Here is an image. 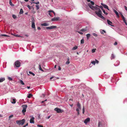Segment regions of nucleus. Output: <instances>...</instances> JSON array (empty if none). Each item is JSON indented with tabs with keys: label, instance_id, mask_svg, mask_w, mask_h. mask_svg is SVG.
<instances>
[{
	"label": "nucleus",
	"instance_id": "nucleus-1",
	"mask_svg": "<svg viewBox=\"0 0 127 127\" xmlns=\"http://www.w3.org/2000/svg\"><path fill=\"white\" fill-rule=\"evenodd\" d=\"M88 5L92 9L94 10H95V13L99 17L103 20L105 19L104 17L102 15V12L99 8L96 6H92L90 3H89Z\"/></svg>",
	"mask_w": 127,
	"mask_h": 127
},
{
	"label": "nucleus",
	"instance_id": "nucleus-2",
	"mask_svg": "<svg viewBox=\"0 0 127 127\" xmlns=\"http://www.w3.org/2000/svg\"><path fill=\"white\" fill-rule=\"evenodd\" d=\"M25 121V119H23L21 120H17L16 122L17 124L19 125H23L24 124Z\"/></svg>",
	"mask_w": 127,
	"mask_h": 127
},
{
	"label": "nucleus",
	"instance_id": "nucleus-3",
	"mask_svg": "<svg viewBox=\"0 0 127 127\" xmlns=\"http://www.w3.org/2000/svg\"><path fill=\"white\" fill-rule=\"evenodd\" d=\"M22 107L23 108L22 111V112L23 113H24L26 111V109L27 108V105L24 104L22 105Z\"/></svg>",
	"mask_w": 127,
	"mask_h": 127
},
{
	"label": "nucleus",
	"instance_id": "nucleus-4",
	"mask_svg": "<svg viewBox=\"0 0 127 127\" xmlns=\"http://www.w3.org/2000/svg\"><path fill=\"white\" fill-rule=\"evenodd\" d=\"M54 110L56 111L57 113H62L63 111V110L61 109L58 108H55Z\"/></svg>",
	"mask_w": 127,
	"mask_h": 127
},
{
	"label": "nucleus",
	"instance_id": "nucleus-5",
	"mask_svg": "<svg viewBox=\"0 0 127 127\" xmlns=\"http://www.w3.org/2000/svg\"><path fill=\"white\" fill-rule=\"evenodd\" d=\"M15 65L16 67H19L20 66V62L18 61H16L15 63Z\"/></svg>",
	"mask_w": 127,
	"mask_h": 127
},
{
	"label": "nucleus",
	"instance_id": "nucleus-6",
	"mask_svg": "<svg viewBox=\"0 0 127 127\" xmlns=\"http://www.w3.org/2000/svg\"><path fill=\"white\" fill-rule=\"evenodd\" d=\"M57 28L56 26H52L50 27H46L45 28V29H44V30H45L46 29H47V30H48V29L50 30V29H54V28Z\"/></svg>",
	"mask_w": 127,
	"mask_h": 127
},
{
	"label": "nucleus",
	"instance_id": "nucleus-7",
	"mask_svg": "<svg viewBox=\"0 0 127 127\" xmlns=\"http://www.w3.org/2000/svg\"><path fill=\"white\" fill-rule=\"evenodd\" d=\"M90 119L89 117L87 118L84 121V123H85L86 125H87V123H89L90 121Z\"/></svg>",
	"mask_w": 127,
	"mask_h": 127
},
{
	"label": "nucleus",
	"instance_id": "nucleus-8",
	"mask_svg": "<svg viewBox=\"0 0 127 127\" xmlns=\"http://www.w3.org/2000/svg\"><path fill=\"white\" fill-rule=\"evenodd\" d=\"M60 18V17H59L56 18L55 17L52 18L51 19V21H56L59 20Z\"/></svg>",
	"mask_w": 127,
	"mask_h": 127
},
{
	"label": "nucleus",
	"instance_id": "nucleus-9",
	"mask_svg": "<svg viewBox=\"0 0 127 127\" xmlns=\"http://www.w3.org/2000/svg\"><path fill=\"white\" fill-rule=\"evenodd\" d=\"M32 117V116H31ZM34 118L32 116V117L31 118L30 120V123H31L34 124Z\"/></svg>",
	"mask_w": 127,
	"mask_h": 127
},
{
	"label": "nucleus",
	"instance_id": "nucleus-10",
	"mask_svg": "<svg viewBox=\"0 0 127 127\" xmlns=\"http://www.w3.org/2000/svg\"><path fill=\"white\" fill-rule=\"evenodd\" d=\"M101 4L104 7L105 9H107L108 10H109V9L108 6L106 5L101 3Z\"/></svg>",
	"mask_w": 127,
	"mask_h": 127
},
{
	"label": "nucleus",
	"instance_id": "nucleus-11",
	"mask_svg": "<svg viewBox=\"0 0 127 127\" xmlns=\"http://www.w3.org/2000/svg\"><path fill=\"white\" fill-rule=\"evenodd\" d=\"M34 20V19H33V21L32 20V28L34 29L35 30V27Z\"/></svg>",
	"mask_w": 127,
	"mask_h": 127
},
{
	"label": "nucleus",
	"instance_id": "nucleus-12",
	"mask_svg": "<svg viewBox=\"0 0 127 127\" xmlns=\"http://www.w3.org/2000/svg\"><path fill=\"white\" fill-rule=\"evenodd\" d=\"M11 102L12 104H15L16 102V99L15 98H12L11 99Z\"/></svg>",
	"mask_w": 127,
	"mask_h": 127
},
{
	"label": "nucleus",
	"instance_id": "nucleus-13",
	"mask_svg": "<svg viewBox=\"0 0 127 127\" xmlns=\"http://www.w3.org/2000/svg\"><path fill=\"white\" fill-rule=\"evenodd\" d=\"M107 22L108 24L114 27V26L112 25V22L109 20H107Z\"/></svg>",
	"mask_w": 127,
	"mask_h": 127
},
{
	"label": "nucleus",
	"instance_id": "nucleus-14",
	"mask_svg": "<svg viewBox=\"0 0 127 127\" xmlns=\"http://www.w3.org/2000/svg\"><path fill=\"white\" fill-rule=\"evenodd\" d=\"M41 26H49V24H48L47 23H42L41 24Z\"/></svg>",
	"mask_w": 127,
	"mask_h": 127
},
{
	"label": "nucleus",
	"instance_id": "nucleus-15",
	"mask_svg": "<svg viewBox=\"0 0 127 127\" xmlns=\"http://www.w3.org/2000/svg\"><path fill=\"white\" fill-rule=\"evenodd\" d=\"M120 64V62L119 61H117L116 63L114 64V65L115 66H117L119 65Z\"/></svg>",
	"mask_w": 127,
	"mask_h": 127
},
{
	"label": "nucleus",
	"instance_id": "nucleus-16",
	"mask_svg": "<svg viewBox=\"0 0 127 127\" xmlns=\"http://www.w3.org/2000/svg\"><path fill=\"white\" fill-rule=\"evenodd\" d=\"M113 11L115 13L117 17L119 18V13L115 9H114Z\"/></svg>",
	"mask_w": 127,
	"mask_h": 127
},
{
	"label": "nucleus",
	"instance_id": "nucleus-17",
	"mask_svg": "<svg viewBox=\"0 0 127 127\" xmlns=\"http://www.w3.org/2000/svg\"><path fill=\"white\" fill-rule=\"evenodd\" d=\"M5 78L4 77H1L0 78V82H1L4 81Z\"/></svg>",
	"mask_w": 127,
	"mask_h": 127
},
{
	"label": "nucleus",
	"instance_id": "nucleus-18",
	"mask_svg": "<svg viewBox=\"0 0 127 127\" xmlns=\"http://www.w3.org/2000/svg\"><path fill=\"white\" fill-rule=\"evenodd\" d=\"M123 21L125 23L126 25L127 26V23L126 22V18H125L122 19Z\"/></svg>",
	"mask_w": 127,
	"mask_h": 127
},
{
	"label": "nucleus",
	"instance_id": "nucleus-19",
	"mask_svg": "<svg viewBox=\"0 0 127 127\" xmlns=\"http://www.w3.org/2000/svg\"><path fill=\"white\" fill-rule=\"evenodd\" d=\"M87 27H86V28L84 29H83L81 30V31L83 32H85L87 31Z\"/></svg>",
	"mask_w": 127,
	"mask_h": 127
},
{
	"label": "nucleus",
	"instance_id": "nucleus-20",
	"mask_svg": "<svg viewBox=\"0 0 127 127\" xmlns=\"http://www.w3.org/2000/svg\"><path fill=\"white\" fill-rule=\"evenodd\" d=\"M77 106L78 107L77 108H81V105L80 103L79 102H78L77 104Z\"/></svg>",
	"mask_w": 127,
	"mask_h": 127
},
{
	"label": "nucleus",
	"instance_id": "nucleus-21",
	"mask_svg": "<svg viewBox=\"0 0 127 127\" xmlns=\"http://www.w3.org/2000/svg\"><path fill=\"white\" fill-rule=\"evenodd\" d=\"M32 96V95L31 94H28L27 97L29 98H30Z\"/></svg>",
	"mask_w": 127,
	"mask_h": 127
},
{
	"label": "nucleus",
	"instance_id": "nucleus-22",
	"mask_svg": "<svg viewBox=\"0 0 127 127\" xmlns=\"http://www.w3.org/2000/svg\"><path fill=\"white\" fill-rule=\"evenodd\" d=\"M67 61L66 62L65 64H69L70 63V61H69L70 59L69 58H67Z\"/></svg>",
	"mask_w": 127,
	"mask_h": 127
},
{
	"label": "nucleus",
	"instance_id": "nucleus-23",
	"mask_svg": "<svg viewBox=\"0 0 127 127\" xmlns=\"http://www.w3.org/2000/svg\"><path fill=\"white\" fill-rule=\"evenodd\" d=\"M9 4H10V5L11 6H14V4H12L11 0H9Z\"/></svg>",
	"mask_w": 127,
	"mask_h": 127
},
{
	"label": "nucleus",
	"instance_id": "nucleus-24",
	"mask_svg": "<svg viewBox=\"0 0 127 127\" xmlns=\"http://www.w3.org/2000/svg\"><path fill=\"white\" fill-rule=\"evenodd\" d=\"M39 69L42 71H43V70L42 69L41 67V66L40 64H39Z\"/></svg>",
	"mask_w": 127,
	"mask_h": 127
},
{
	"label": "nucleus",
	"instance_id": "nucleus-25",
	"mask_svg": "<svg viewBox=\"0 0 127 127\" xmlns=\"http://www.w3.org/2000/svg\"><path fill=\"white\" fill-rule=\"evenodd\" d=\"M91 35L90 34L88 33L86 34V36L87 39H88L90 36Z\"/></svg>",
	"mask_w": 127,
	"mask_h": 127
},
{
	"label": "nucleus",
	"instance_id": "nucleus-26",
	"mask_svg": "<svg viewBox=\"0 0 127 127\" xmlns=\"http://www.w3.org/2000/svg\"><path fill=\"white\" fill-rule=\"evenodd\" d=\"M77 48H78V46H75L74 47H73L72 49V50H75Z\"/></svg>",
	"mask_w": 127,
	"mask_h": 127
},
{
	"label": "nucleus",
	"instance_id": "nucleus-27",
	"mask_svg": "<svg viewBox=\"0 0 127 127\" xmlns=\"http://www.w3.org/2000/svg\"><path fill=\"white\" fill-rule=\"evenodd\" d=\"M115 56L113 54H111V60H112V59H114L115 58Z\"/></svg>",
	"mask_w": 127,
	"mask_h": 127
},
{
	"label": "nucleus",
	"instance_id": "nucleus-28",
	"mask_svg": "<svg viewBox=\"0 0 127 127\" xmlns=\"http://www.w3.org/2000/svg\"><path fill=\"white\" fill-rule=\"evenodd\" d=\"M85 111V108L84 106H83V109H82V113L83 114H84Z\"/></svg>",
	"mask_w": 127,
	"mask_h": 127
},
{
	"label": "nucleus",
	"instance_id": "nucleus-29",
	"mask_svg": "<svg viewBox=\"0 0 127 127\" xmlns=\"http://www.w3.org/2000/svg\"><path fill=\"white\" fill-rule=\"evenodd\" d=\"M26 6L28 8L29 10H31V7H32V6L31 7L29 5H27Z\"/></svg>",
	"mask_w": 127,
	"mask_h": 127
},
{
	"label": "nucleus",
	"instance_id": "nucleus-30",
	"mask_svg": "<svg viewBox=\"0 0 127 127\" xmlns=\"http://www.w3.org/2000/svg\"><path fill=\"white\" fill-rule=\"evenodd\" d=\"M23 11L22 9H21L20 10L19 13L20 14H22L23 13Z\"/></svg>",
	"mask_w": 127,
	"mask_h": 127
},
{
	"label": "nucleus",
	"instance_id": "nucleus-31",
	"mask_svg": "<svg viewBox=\"0 0 127 127\" xmlns=\"http://www.w3.org/2000/svg\"><path fill=\"white\" fill-rule=\"evenodd\" d=\"M29 72L30 74H32L33 76H34L35 75V74L31 71H29Z\"/></svg>",
	"mask_w": 127,
	"mask_h": 127
},
{
	"label": "nucleus",
	"instance_id": "nucleus-32",
	"mask_svg": "<svg viewBox=\"0 0 127 127\" xmlns=\"http://www.w3.org/2000/svg\"><path fill=\"white\" fill-rule=\"evenodd\" d=\"M102 10L104 13L106 15H107L108 14V13L105 11V10L104 9H103Z\"/></svg>",
	"mask_w": 127,
	"mask_h": 127
},
{
	"label": "nucleus",
	"instance_id": "nucleus-33",
	"mask_svg": "<svg viewBox=\"0 0 127 127\" xmlns=\"http://www.w3.org/2000/svg\"><path fill=\"white\" fill-rule=\"evenodd\" d=\"M12 17L14 19H15L17 17L14 14H13L12 15Z\"/></svg>",
	"mask_w": 127,
	"mask_h": 127
},
{
	"label": "nucleus",
	"instance_id": "nucleus-34",
	"mask_svg": "<svg viewBox=\"0 0 127 127\" xmlns=\"http://www.w3.org/2000/svg\"><path fill=\"white\" fill-rule=\"evenodd\" d=\"M48 12H53V13L55 15V13L54 12V11L52 10H49L48 11Z\"/></svg>",
	"mask_w": 127,
	"mask_h": 127
},
{
	"label": "nucleus",
	"instance_id": "nucleus-35",
	"mask_svg": "<svg viewBox=\"0 0 127 127\" xmlns=\"http://www.w3.org/2000/svg\"><path fill=\"white\" fill-rule=\"evenodd\" d=\"M84 43V39H82L81 40V43L83 44Z\"/></svg>",
	"mask_w": 127,
	"mask_h": 127
},
{
	"label": "nucleus",
	"instance_id": "nucleus-36",
	"mask_svg": "<svg viewBox=\"0 0 127 127\" xmlns=\"http://www.w3.org/2000/svg\"><path fill=\"white\" fill-rule=\"evenodd\" d=\"M0 36H7V37H9V36L6 35V34H1Z\"/></svg>",
	"mask_w": 127,
	"mask_h": 127
},
{
	"label": "nucleus",
	"instance_id": "nucleus-37",
	"mask_svg": "<svg viewBox=\"0 0 127 127\" xmlns=\"http://www.w3.org/2000/svg\"><path fill=\"white\" fill-rule=\"evenodd\" d=\"M20 82L22 85H24V83L22 80H21L20 81Z\"/></svg>",
	"mask_w": 127,
	"mask_h": 127
},
{
	"label": "nucleus",
	"instance_id": "nucleus-38",
	"mask_svg": "<svg viewBox=\"0 0 127 127\" xmlns=\"http://www.w3.org/2000/svg\"><path fill=\"white\" fill-rule=\"evenodd\" d=\"M90 2L91 3L90 4H91L92 6H93V5L94 4V2L93 1H91Z\"/></svg>",
	"mask_w": 127,
	"mask_h": 127
},
{
	"label": "nucleus",
	"instance_id": "nucleus-39",
	"mask_svg": "<svg viewBox=\"0 0 127 127\" xmlns=\"http://www.w3.org/2000/svg\"><path fill=\"white\" fill-rule=\"evenodd\" d=\"M101 125V123L100 122H98V127H100Z\"/></svg>",
	"mask_w": 127,
	"mask_h": 127
},
{
	"label": "nucleus",
	"instance_id": "nucleus-40",
	"mask_svg": "<svg viewBox=\"0 0 127 127\" xmlns=\"http://www.w3.org/2000/svg\"><path fill=\"white\" fill-rule=\"evenodd\" d=\"M36 9L37 10L39 8V7L38 5H36Z\"/></svg>",
	"mask_w": 127,
	"mask_h": 127
},
{
	"label": "nucleus",
	"instance_id": "nucleus-41",
	"mask_svg": "<svg viewBox=\"0 0 127 127\" xmlns=\"http://www.w3.org/2000/svg\"><path fill=\"white\" fill-rule=\"evenodd\" d=\"M92 64H93L94 65H95V62L94 61H92L91 63Z\"/></svg>",
	"mask_w": 127,
	"mask_h": 127
},
{
	"label": "nucleus",
	"instance_id": "nucleus-42",
	"mask_svg": "<svg viewBox=\"0 0 127 127\" xmlns=\"http://www.w3.org/2000/svg\"><path fill=\"white\" fill-rule=\"evenodd\" d=\"M13 115H10V116H9V119H10V118H12V117H13Z\"/></svg>",
	"mask_w": 127,
	"mask_h": 127
},
{
	"label": "nucleus",
	"instance_id": "nucleus-43",
	"mask_svg": "<svg viewBox=\"0 0 127 127\" xmlns=\"http://www.w3.org/2000/svg\"><path fill=\"white\" fill-rule=\"evenodd\" d=\"M96 49H93L92 50V53H94L95 52Z\"/></svg>",
	"mask_w": 127,
	"mask_h": 127
},
{
	"label": "nucleus",
	"instance_id": "nucleus-44",
	"mask_svg": "<svg viewBox=\"0 0 127 127\" xmlns=\"http://www.w3.org/2000/svg\"><path fill=\"white\" fill-rule=\"evenodd\" d=\"M8 79L9 80L11 81V80H12V79L11 77H8Z\"/></svg>",
	"mask_w": 127,
	"mask_h": 127
},
{
	"label": "nucleus",
	"instance_id": "nucleus-45",
	"mask_svg": "<svg viewBox=\"0 0 127 127\" xmlns=\"http://www.w3.org/2000/svg\"><path fill=\"white\" fill-rule=\"evenodd\" d=\"M93 35L95 36H97V34H96L95 33H93Z\"/></svg>",
	"mask_w": 127,
	"mask_h": 127
},
{
	"label": "nucleus",
	"instance_id": "nucleus-46",
	"mask_svg": "<svg viewBox=\"0 0 127 127\" xmlns=\"http://www.w3.org/2000/svg\"><path fill=\"white\" fill-rule=\"evenodd\" d=\"M81 108H77L76 109V111L77 112H79V110Z\"/></svg>",
	"mask_w": 127,
	"mask_h": 127
},
{
	"label": "nucleus",
	"instance_id": "nucleus-47",
	"mask_svg": "<svg viewBox=\"0 0 127 127\" xmlns=\"http://www.w3.org/2000/svg\"><path fill=\"white\" fill-rule=\"evenodd\" d=\"M121 17L122 18V19H123L124 18H125V17H124L123 15L122 14V13H121Z\"/></svg>",
	"mask_w": 127,
	"mask_h": 127
},
{
	"label": "nucleus",
	"instance_id": "nucleus-48",
	"mask_svg": "<svg viewBox=\"0 0 127 127\" xmlns=\"http://www.w3.org/2000/svg\"><path fill=\"white\" fill-rule=\"evenodd\" d=\"M99 7L101 8V9L102 10L103 9V7L101 5L100 6H99Z\"/></svg>",
	"mask_w": 127,
	"mask_h": 127
},
{
	"label": "nucleus",
	"instance_id": "nucleus-49",
	"mask_svg": "<svg viewBox=\"0 0 127 127\" xmlns=\"http://www.w3.org/2000/svg\"><path fill=\"white\" fill-rule=\"evenodd\" d=\"M48 12L49 13H48V14H49V15L51 17H52V15L51 14V12Z\"/></svg>",
	"mask_w": 127,
	"mask_h": 127
},
{
	"label": "nucleus",
	"instance_id": "nucleus-50",
	"mask_svg": "<svg viewBox=\"0 0 127 127\" xmlns=\"http://www.w3.org/2000/svg\"><path fill=\"white\" fill-rule=\"evenodd\" d=\"M95 62L96 63L98 64V63L99 61L98 60H96V59H95Z\"/></svg>",
	"mask_w": 127,
	"mask_h": 127
},
{
	"label": "nucleus",
	"instance_id": "nucleus-51",
	"mask_svg": "<svg viewBox=\"0 0 127 127\" xmlns=\"http://www.w3.org/2000/svg\"><path fill=\"white\" fill-rule=\"evenodd\" d=\"M39 1H38L37 2H34V3H35V4H39Z\"/></svg>",
	"mask_w": 127,
	"mask_h": 127
},
{
	"label": "nucleus",
	"instance_id": "nucleus-52",
	"mask_svg": "<svg viewBox=\"0 0 127 127\" xmlns=\"http://www.w3.org/2000/svg\"><path fill=\"white\" fill-rule=\"evenodd\" d=\"M117 42H115L114 44V45H116L117 44Z\"/></svg>",
	"mask_w": 127,
	"mask_h": 127
},
{
	"label": "nucleus",
	"instance_id": "nucleus-53",
	"mask_svg": "<svg viewBox=\"0 0 127 127\" xmlns=\"http://www.w3.org/2000/svg\"><path fill=\"white\" fill-rule=\"evenodd\" d=\"M37 126L38 127H43L42 126H41L40 125H37Z\"/></svg>",
	"mask_w": 127,
	"mask_h": 127
},
{
	"label": "nucleus",
	"instance_id": "nucleus-54",
	"mask_svg": "<svg viewBox=\"0 0 127 127\" xmlns=\"http://www.w3.org/2000/svg\"><path fill=\"white\" fill-rule=\"evenodd\" d=\"M61 69V67L60 66H58V70H60Z\"/></svg>",
	"mask_w": 127,
	"mask_h": 127
},
{
	"label": "nucleus",
	"instance_id": "nucleus-55",
	"mask_svg": "<svg viewBox=\"0 0 127 127\" xmlns=\"http://www.w3.org/2000/svg\"><path fill=\"white\" fill-rule=\"evenodd\" d=\"M124 7L125 10L127 11V7L126 6H125Z\"/></svg>",
	"mask_w": 127,
	"mask_h": 127
},
{
	"label": "nucleus",
	"instance_id": "nucleus-56",
	"mask_svg": "<svg viewBox=\"0 0 127 127\" xmlns=\"http://www.w3.org/2000/svg\"><path fill=\"white\" fill-rule=\"evenodd\" d=\"M51 116H50H50H48V117H47V119H49V118L50 117H51Z\"/></svg>",
	"mask_w": 127,
	"mask_h": 127
},
{
	"label": "nucleus",
	"instance_id": "nucleus-57",
	"mask_svg": "<svg viewBox=\"0 0 127 127\" xmlns=\"http://www.w3.org/2000/svg\"><path fill=\"white\" fill-rule=\"evenodd\" d=\"M37 29L38 30H40L41 29L39 27H38Z\"/></svg>",
	"mask_w": 127,
	"mask_h": 127
},
{
	"label": "nucleus",
	"instance_id": "nucleus-58",
	"mask_svg": "<svg viewBox=\"0 0 127 127\" xmlns=\"http://www.w3.org/2000/svg\"><path fill=\"white\" fill-rule=\"evenodd\" d=\"M15 36H17V37H20V36L18 34H16Z\"/></svg>",
	"mask_w": 127,
	"mask_h": 127
},
{
	"label": "nucleus",
	"instance_id": "nucleus-59",
	"mask_svg": "<svg viewBox=\"0 0 127 127\" xmlns=\"http://www.w3.org/2000/svg\"><path fill=\"white\" fill-rule=\"evenodd\" d=\"M76 81L77 82H79L80 81V80L79 79H76Z\"/></svg>",
	"mask_w": 127,
	"mask_h": 127
},
{
	"label": "nucleus",
	"instance_id": "nucleus-60",
	"mask_svg": "<svg viewBox=\"0 0 127 127\" xmlns=\"http://www.w3.org/2000/svg\"><path fill=\"white\" fill-rule=\"evenodd\" d=\"M100 32L102 34H103L104 33L103 31H101Z\"/></svg>",
	"mask_w": 127,
	"mask_h": 127
},
{
	"label": "nucleus",
	"instance_id": "nucleus-61",
	"mask_svg": "<svg viewBox=\"0 0 127 127\" xmlns=\"http://www.w3.org/2000/svg\"><path fill=\"white\" fill-rule=\"evenodd\" d=\"M78 32L81 34H83V33L81 32Z\"/></svg>",
	"mask_w": 127,
	"mask_h": 127
},
{
	"label": "nucleus",
	"instance_id": "nucleus-62",
	"mask_svg": "<svg viewBox=\"0 0 127 127\" xmlns=\"http://www.w3.org/2000/svg\"><path fill=\"white\" fill-rule=\"evenodd\" d=\"M30 86H27V88L28 89H30Z\"/></svg>",
	"mask_w": 127,
	"mask_h": 127
},
{
	"label": "nucleus",
	"instance_id": "nucleus-63",
	"mask_svg": "<svg viewBox=\"0 0 127 127\" xmlns=\"http://www.w3.org/2000/svg\"><path fill=\"white\" fill-rule=\"evenodd\" d=\"M3 117V116L2 115H1V114H0V117Z\"/></svg>",
	"mask_w": 127,
	"mask_h": 127
},
{
	"label": "nucleus",
	"instance_id": "nucleus-64",
	"mask_svg": "<svg viewBox=\"0 0 127 127\" xmlns=\"http://www.w3.org/2000/svg\"><path fill=\"white\" fill-rule=\"evenodd\" d=\"M28 125V123H27L25 125V126L26 127V126H27Z\"/></svg>",
	"mask_w": 127,
	"mask_h": 127
}]
</instances>
